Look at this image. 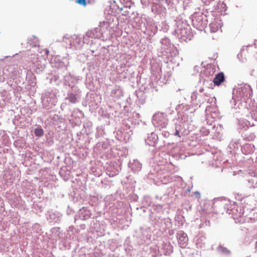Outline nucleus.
<instances>
[{
	"mask_svg": "<svg viewBox=\"0 0 257 257\" xmlns=\"http://www.w3.org/2000/svg\"><path fill=\"white\" fill-rule=\"evenodd\" d=\"M225 80L224 73L220 72L218 73L213 79V83L215 85L219 86L222 82Z\"/></svg>",
	"mask_w": 257,
	"mask_h": 257,
	"instance_id": "f257e3e1",
	"label": "nucleus"
},
{
	"mask_svg": "<svg viewBox=\"0 0 257 257\" xmlns=\"http://www.w3.org/2000/svg\"><path fill=\"white\" fill-rule=\"evenodd\" d=\"M212 209L213 206L209 203H205L202 207V210L203 212L207 215L212 213Z\"/></svg>",
	"mask_w": 257,
	"mask_h": 257,
	"instance_id": "f03ea898",
	"label": "nucleus"
},
{
	"mask_svg": "<svg viewBox=\"0 0 257 257\" xmlns=\"http://www.w3.org/2000/svg\"><path fill=\"white\" fill-rule=\"evenodd\" d=\"M179 243L181 245V247H185L187 243L188 238L186 237V235H184V234L179 238Z\"/></svg>",
	"mask_w": 257,
	"mask_h": 257,
	"instance_id": "7ed1b4c3",
	"label": "nucleus"
},
{
	"mask_svg": "<svg viewBox=\"0 0 257 257\" xmlns=\"http://www.w3.org/2000/svg\"><path fill=\"white\" fill-rule=\"evenodd\" d=\"M66 99L72 103H75L77 100L76 95L72 93L68 94Z\"/></svg>",
	"mask_w": 257,
	"mask_h": 257,
	"instance_id": "20e7f679",
	"label": "nucleus"
},
{
	"mask_svg": "<svg viewBox=\"0 0 257 257\" xmlns=\"http://www.w3.org/2000/svg\"><path fill=\"white\" fill-rule=\"evenodd\" d=\"M35 135L37 137H41L44 134V131L41 128H37L34 131Z\"/></svg>",
	"mask_w": 257,
	"mask_h": 257,
	"instance_id": "39448f33",
	"label": "nucleus"
},
{
	"mask_svg": "<svg viewBox=\"0 0 257 257\" xmlns=\"http://www.w3.org/2000/svg\"><path fill=\"white\" fill-rule=\"evenodd\" d=\"M250 216L249 219L251 222L255 221L257 219V212H255L253 210L250 213Z\"/></svg>",
	"mask_w": 257,
	"mask_h": 257,
	"instance_id": "423d86ee",
	"label": "nucleus"
},
{
	"mask_svg": "<svg viewBox=\"0 0 257 257\" xmlns=\"http://www.w3.org/2000/svg\"><path fill=\"white\" fill-rule=\"evenodd\" d=\"M75 2L76 3L83 6H85L86 5V0H76Z\"/></svg>",
	"mask_w": 257,
	"mask_h": 257,
	"instance_id": "0eeeda50",
	"label": "nucleus"
},
{
	"mask_svg": "<svg viewBox=\"0 0 257 257\" xmlns=\"http://www.w3.org/2000/svg\"><path fill=\"white\" fill-rule=\"evenodd\" d=\"M175 135L180 137V134L178 131L176 130Z\"/></svg>",
	"mask_w": 257,
	"mask_h": 257,
	"instance_id": "6e6552de",
	"label": "nucleus"
},
{
	"mask_svg": "<svg viewBox=\"0 0 257 257\" xmlns=\"http://www.w3.org/2000/svg\"><path fill=\"white\" fill-rule=\"evenodd\" d=\"M255 248L257 250V241L255 243Z\"/></svg>",
	"mask_w": 257,
	"mask_h": 257,
	"instance_id": "1a4fd4ad",
	"label": "nucleus"
}]
</instances>
